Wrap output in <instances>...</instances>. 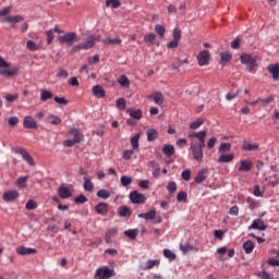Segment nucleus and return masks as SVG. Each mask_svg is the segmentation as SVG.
I'll use <instances>...</instances> for the list:
<instances>
[{
    "label": "nucleus",
    "instance_id": "obj_3",
    "mask_svg": "<svg viewBox=\"0 0 279 279\" xmlns=\"http://www.w3.org/2000/svg\"><path fill=\"white\" fill-rule=\"evenodd\" d=\"M68 137L70 140H65L63 142L64 147H73V145H77V143H82V141H84V134H82L80 129H71L68 132Z\"/></svg>",
    "mask_w": 279,
    "mask_h": 279
},
{
    "label": "nucleus",
    "instance_id": "obj_8",
    "mask_svg": "<svg viewBox=\"0 0 279 279\" xmlns=\"http://www.w3.org/2000/svg\"><path fill=\"white\" fill-rule=\"evenodd\" d=\"M23 126L26 130H38V122H36V119L32 116H25Z\"/></svg>",
    "mask_w": 279,
    "mask_h": 279
},
{
    "label": "nucleus",
    "instance_id": "obj_38",
    "mask_svg": "<svg viewBox=\"0 0 279 279\" xmlns=\"http://www.w3.org/2000/svg\"><path fill=\"white\" fill-rule=\"evenodd\" d=\"M107 8H113L117 10L118 8H121V0H106Z\"/></svg>",
    "mask_w": 279,
    "mask_h": 279
},
{
    "label": "nucleus",
    "instance_id": "obj_24",
    "mask_svg": "<svg viewBox=\"0 0 279 279\" xmlns=\"http://www.w3.org/2000/svg\"><path fill=\"white\" fill-rule=\"evenodd\" d=\"M234 160V155L233 154H223L221 153L220 157L218 158V162L223 163V162H232Z\"/></svg>",
    "mask_w": 279,
    "mask_h": 279
},
{
    "label": "nucleus",
    "instance_id": "obj_21",
    "mask_svg": "<svg viewBox=\"0 0 279 279\" xmlns=\"http://www.w3.org/2000/svg\"><path fill=\"white\" fill-rule=\"evenodd\" d=\"M268 71L272 75V80H279V64H270L268 65Z\"/></svg>",
    "mask_w": 279,
    "mask_h": 279
},
{
    "label": "nucleus",
    "instance_id": "obj_6",
    "mask_svg": "<svg viewBox=\"0 0 279 279\" xmlns=\"http://www.w3.org/2000/svg\"><path fill=\"white\" fill-rule=\"evenodd\" d=\"M15 154H20V156H22L23 160H25L27 165H31V167H34V158L32 157V155H29V153L25 148L23 147L15 148Z\"/></svg>",
    "mask_w": 279,
    "mask_h": 279
},
{
    "label": "nucleus",
    "instance_id": "obj_63",
    "mask_svg": "<svg viewBox=\"0 0 279 279\" xmlns=\"http://www.w3.org/2000/svg\"><path fill=\"white\" fill-rule=\"evenodd\" d=\"M8 123L11 128H14V125H19V119L16 117H11L9 118Z\"/></svg>",
    "mask_w": 279,
    "mask_h": 279
},
{
    "label": "nucleus",
    "instance_id": "obj_26",
    "mask_svg": "<svg viewBox=\"0 0 279 279\" xmlns=\"http://www.w3.org/2000/svg\"><path fill=\"white\" fill-rule=\"evenodd\" d=\"M95 210L97 215H106L108 213V204L106 203H99L96 207Z\"/></svg>",
    "mask_w": 279,
    "mask_h": 279
},
{
    "label": "nucleus",
    "instance_id": "obj_46",
    "mask_svg": "<svg viewBox=\"0 0 279 279\" xmlns=\"http://www.w3.org/2000/svg\"><path fill=\"white\" fill-rule=\"evenodd\" d=\"M46 34L47 36H53L54 34L60 35V34H64V31H62L60 26L57 25L54 28L47 31Z\"/></svg>",
    "mask_w": 279,
    "mask_h": 279
},
{
    "label": "nucleus",
    "instance_id": "obj_39",
    "mask_svg": "<svg viewBox=\"0 0 279 279\" xmlns=\"http://www.w3.org/2000/svg\"><path fill=\"white\" fill-rule=\"evenodd\" d=\"M29 180V177H21L16 180V185L20 189H25L27 186V181Z\"/></svg>",
    "mask_w": 279,
    "mask_h": 279
},
{
    "label": "nucleus",
    "instance_id": "obj_48",
    "mask_svg": "<svg viewBox=\"0 0 279 279\" xmlns=\"http://www.w3.org/2000/svg\"><path fill=\"white\" fill-rule=\"evenodd\" d=\"M116 106L119 110H125L126 108V102H125V98H119L117 101H116Z\"/></svg>",
    "mask_w": 279,
    "mask_h": 279
},
{
    "label": "nucleus",
    "instance_id": "obj_22",
    "mask_svg": "<svg viewBox=\"0 0 279 279\" xmlns=\"http://www.w3.org/2000/svg\"><path fill=\"white\" fill-rule=\"evenodd\" d=\"M206 173H208L207 169H202L196 177L194 178V182L196 184H202L206 180Z\"/></svg>",
    "mask_w": 279,
    "mask_h": 279
},
{
    "label": "nucleus",
    "instance_id": "obj_51",
    "mask_svg": "<svg viewBox=\"0 0 279 279\" xmlns=\"http://www.w3.org/2000/svg\"><path fill=\"white\" fill-rule=\"evenodd\" d=\"M132 156H134V150H132V149H126L122 154V158L124 160H132Z\"/></svg>",
    "mask_w": 279,
    "mask_h": 279
},
{
    "label": "nucleus",
    "instance_id": "obj_40",
    "mask_svg": "<svg viewBox=\"0 0 279 279\" xmlns=\"http://www.w3.org/2000/svg\"><path fill=\"white\" fill-rule=\"evenodd\" d=\"M52 98H53V93H51L47 89H41L40 99L43 101H47V99H52Z\"/></svg>",
    "mask_w": 279,
    "mask_h": 279
},
{
    "label": "nucleus",
    "instance_id": "obj_64",
    "mask_svg": "<svg viewBox=\"0 0 279 279\" xmlns=\"http://www.w3.org/2000/svg\"><path fill=\"white\" fill-rule=\"evenodd\" d=\"M186 197H187L186 192L181 191V192H179L177 199H178V202H186Z\"/></svg>",
    "mask_w": 279,
    "mask_h": 279
},
{
    "label": "nucleus",
    "instance_id": "obj_30",
    "mask_svg": "<svg viewBox=\"0 0 279 279\" xmlns=\"http://www.w3.org/2000/svg\"><path fill=\"white\" fill-rule=\"evenodd\" d=\"M117 82L120 84V86H122V88H128L130 86V78H128L125 75L119 76Z\"/></svg>",
    "mask_w": 279,
    "mask_h": 279
},
{
    "label": "nucleus",
    "instance_id": "obj_17",
    "mask_svg": "<svg viewBox=\"0 0 279 279\" xmlns=\"http://www.w3.org/2000/svg\"><path fill=\"white\" fill-rule=\"evenodd\" d=\"M84 190L87 191V193H93L95 191V183H93V179L90 177H84Z\"/></svg>",
    "mask_w": 279,
    "mask_h": 279
},
{
    "label": "nucleus",
    "instance_id": "obj_52",
    "mask_svg": "<svg viewBox=\"0 0 279 279\" xmlns=\"http://www.w3.org/2000/svg\"><path fill=\"white\" fill-rule=\"evenodd\" d=\"M59 40L60 43H69L70 45H73L75 36H61Z\"/></svg>",
    "mask_w": 279,
    "mask_h": 279
},
{
    "label": "nucleus",
    "instance_id": "obj_15",
    "mask_svg": "<svg viewBox=\"0 0 279 279\" xmlns=\"http://www.w3.org/2000/svg\"><path fill=\"white\" fill-rule=\"evenodd\" d=\"M248 230H267V225H265V221L263 219H255L252 225L248 227Z\"/></svg>",
    "mask_w": 279,
    "mask_h": 279
},
{
    "label": "nucleus",
    "instance_id": "obj_44",
    "mask_svg": "<svg viewBox=\"0 0 279 279\" xmlns=\"http://www.w3.org/2000/svg\"><path fill=\"white\" fill-rule=\"evenodd\" d=\"M26 47H27L28 51H38V49H40V45H38L32 40H28L26 43Z\"/></svg>",
    "mask_w": 279,
    "mask_h": 279
},
{
    "label": "nucleus",
    "instance_id": "obj_28",
    "mask_svg": "<svg viewBox=\"0 0 279 279\" xmlns=\"http://www.w3.org/2000/svg\"><path fill=\"white\" fill-rule=\"evenodd\" d=\"M220 60H221V64H228V62H230V60H232V52H230V51L221 52Z\"/></svg>",
    "mask_w": 279,
    "mask_h": 279
},
{
    "label": "nucleus",
    "instance_id": "obj_35",
    "mask_svg": "<svg viewBox=\"0 0 279 279\" xmlns=\"http://www.w3.org/2000/svg\"><path fill=\"white\" fill-rule=\"evenodd\" d=\"M47 121L51 125H60V123H62V119L58 116H48Z\"/></svg>",
    "mask_w": 279,
    "mask_h": 279
},
{
    "label": "nucleus",
    "instance_id": "obj_1",
    "mask_svg": "<svg viewBox=\"0 0 279 279\" xmlns=\"http://www.w3.org/2000/svg\"><path fill=\"white\" fill-rule=\"evenodd\" d=\"M208 136V131H190L187 133V138H196L192 140L190 143V149L192 151L194 160L196 162H203L204 161V147H206V137Z\"/></svg>",
    "mask_w": 279,
    "mask_h": 279
},
{
    "label": "nucleus",
    "instance_id": "obj_13",
    "mask_svg": "<svg viewBox=\"0 0 279 279\" xmlns=\"http://www.w3.org/2000/svg\"><path fill=\"white\" fill-rule=\"evenodd\" d=\"M254 168V163L251 160H241L238 171L241 173H247L251 169Z\"/></svg>",
    "mask_w": 279,
    "mask_h": 279
},
{
    "label": "nucleus",
    "instance_id": "obj_37",
    "mask_svg": "<svg viewBox=\"0 0 279 279\" xmlns=\"http://www.w3.org/2000/svg\"><path fill=\"white\" fill-rule=\"evenodd\" d=\"M232 149V144L230 143H222L218 148L219 154H226V151H230Z\"/></svg>",
    "mask_w": 279,
    "mask_h": 279
},
{
    "label": "nucleus",
    "instance_id": "obj_4",
    "mask_svg": "<svg viewBox=\"0 0 279 279\" xmlns=\"http://www.w3.org/2000/svg\"><path fill=\"white\" fill-rule=\"evenodd\" d=\"M114 269H110L108 266H102L96 269L95 278L97 279H110L114 278Z\"/></svg>",
    "mask_w": 279,
    "mask_h": 279
},
{
    "label": "nucleus",
    "instance_id": "obj_18",
    "mask_svg": "<svg viewBox=\"0 0 279 279\" xmlns=\"http://www.w3.org/2000/svg\"><path fill=\"white\" fill-rule=\"evenodd\" d=\"M71 195H73L71 193V190L64 185H61L59 187V196L61 197V199H69V197H71Z\"/></svg>",
    "mask_w": 279,
    "mask_h": 279
},
{
    "label": "nucleus",
    "instance_id": "obj_20",
    "mask_svg": "<svg viewBox=\"0 0 279 279\" xmlns=\"http://www.w3.org/2000/svg\"><path fill=\"white\" fill-rule=\"evenodd\" d=\"M259 147L260 145H258L257 143L252 144L245 141L243 143L242 149H244V151H256Z\"/></svg>",
    "mask_w": 279,
    "mask_h": 279
},
{
    "label": "nucleus",
    "instance_id": "obj_14",
    "mask_svg": "<svg viewBox=\"0 0 279 279\" xmlns=\"http://www.w3.org/2000/svg\"><path fill=\"white\" fill-rule=\"evenodd\" d=\"M148 99H153L157 106H162V104H165V95L160 92H154L148 96Z\"/></svg>",
    "mask_w": 279,
    "mask_h": 279
},
{
    "label": "nucleus",
    "instance_id": "obj_42",
    "mask_svg": "<svg viewBox=\"0 0 279 279\" xmlns=\"http://www.w3.org/2000/svg\"><path fill=\"white\" fill-rule=\"evenodd\" d=\"M141 140V133H136L132 138H131V145L133 149H138V141Z\"/></svg>",
    "mask_w": 279,
    "mask_h": 279
},
{
    "label": "nucleus",
    "instance_id": "obj_19",
    "mask_svg": "<svg viewBox=\"0 0 279 279\" xmlns=\"http://www.w3.org/2000/svg\"><path fill=\"white\" fill-rule=\"evenodd\" d=\"M119 217H132V209L125 205L118 208Z\"/></svg>",
    "mask_w": 279,
    "mask_h": 279
},
{
    "label": "nucleus",
    "instance_id": "obj_45",
    "mask_svg": "<svg viewBox=\"0 0 279 279\" xmlns=\"http://www.w3.org/2000/svg\"><path fill=\"white\" fill-rule=\"evenodd\" d=\"M105 45H121V39L119 37H109L104 40Z\"/></svg>",
    "mask_w": 279,
    "mask_h": 279
},
{
    "label": "nucleus",
    "instance_id": "obj_53",
    "mask_svg": "<svg viewBox=\"0 0 279 279\" xmlns=\"http://www.w3.org/2000/svg\"><path fill=\"white\" fill-rule=\"evenodd\" d=\"M180 43V36H175L174 39L168 43V49H175L178 48V44Z\"/></svg>",
    "mask_w": 279,
    "mask_h": 279
},
{
    "label": "nucleus",
    "instance_id": "obj_36",
    "mask_svg": "<svg viewBox=\"0 0 279 279\" xmlns=\"http://www.w3.org/2000/svg\"><path fill=\"white\" fill-rule=\"evenodd\" d=\"M154 217H156V210H150L148 213L138 215L140 219H146L147 221L154 219Z\"/></svg>",
    "mask_w": 279,
    "mask_h": 279
},
{
    "label": "nucleus",
    "instance_id": "obj_62",
    "mask_svg": "<svg viewBox=\"0 0 279 279\" xmlns=\"http://www.w3.org/2000/svg\"><path fill=\"white\" fill-rule=\"evenodd\" d=\"M87 62H88V64H97L99 62L98 54H95L94 57H88Z\"/></svg>",
    "mask_w": 279,
    "mask_h": 279
},
{
    "label": "nucleus",
    "instance_id": "obj_43",
    "mask_svg": "<svg viewBox=\"0 0 279 279\" xmlns=\"http://www.w3.org/2000/svg\"><path fill=\"white\" fill-rule=\"evenodd\" d=\"M97 197L100 199H108L110 197V192L106 189L99 190L97 192Z\"/></svg>",
    "mask_w": 279,
    "mask_h": 279
},
{
    "label": "nucleus",
    "instance_id": "obj_41",
    "mask_svg": "<svg viewBox=\"0 0 279 279\" xmlns=\"http://www.w3.org/2000/svg\"><path fill=\"white\" fill-rule=\"evenodd\" d=\"M204 125V119H198L190 123V130H199Z\"/></svg>",
    "mask_w": 279,
    "mask_h": 279
},
{
    "label": "nucleus",
    "instance_id": "obj_27",
    "mask_svg": "<svg viewBox=\"0 0 279 279\" xmlns=\"http://www.w3.org/2000/svg\"><path fill=\"white\" fill-rule=\"evenodd\" d=\"M146 135H147V141L148 142L156 141V138H158V130H156V129H148L146 131Z\"/></svg>",
    "mask_w": 279,
    "mask_h": 279
},
{
    "label": "nucleus",
    "instance_id": "obj_29",
    "mask_svg": "<svg viewBox=\"0 0 279 279\" xmlns=\"http://www.w3.org/2000/svg\"><path fill=\"white\" fill-rule=\"evenodd\" d=\"M162 153L165 154V156L171 157L175 154V148L173 147V145L167 144L163 146Z\"/></svg>",
    "mask_w": 279,
    "mask_h": 279
},
{
    "label": "nucleus",
    "instance_id": "obj_25",
    "mask_svg": "<svg viewBox=\"0 0 279 279\" xmlns=\"http://www.w3.org/2000/svg\"><path fill=\"white\" fill-rule=\"evenodd\" d=\"M118 229L117 228H111L106 232V243H112V239L113 236H117L118 233Z\"/></svg>",
    "mask_w": 279,
    "mask_h": 279
},
{
    "label": "nucleus",
    "instance_id": "obj_10",
    "mask_svg": "<svg viewBox=\"0 0 279 279\" xmlns=\"http://www.w3.org/2000/svg\"><path fill=\"white\" fill-rule=\"evenodd\" d=\"M23 15H8L1 19V23H10L16 25V23H23Z\"/></svg>",
    "mask_w": 279,
    "mask_h": 279
},
{
    "label": "nucleus",
    "instance_id": "obj_9",
    "mask_svg": "<svg viewBox=\"0 0 279 279\" xmlns=\"http://www.w3.org/2000/svg\"><path fill=\"white\" fill-rule=\"evenodd\" d=\"M198 65L199 66H206L210 62V52L207 50H203L197 56Z\"/></svg>",
    "mask_w": 279,
    "mask_h": 279
},
{
    "label": "nucleus",
    "instance_id": "obj_32",
    "mask_svg": "<svg viewBox=\"0 0 279 279\" xmlns=\"http://www.w3.org/2000/svg\"><path fill=\"white\" fill-rule=\"evenodd\" d=\"M128 112L130 117H132V119H136L137 121L143 118V111H141V109H137V110L129 109Z\"/></svg>",
    "mask_w": 279,
    "mask_h": 279
},
{
    "label": "nucleus",
    "instance_id": "obj_33",
    "mask_svg": "<svg viewBox=\"0 0 279 279\" xmlns=\"http://www.w3.org/2000/svg\"><path fill=\"white\" fill-rule=\"evenodd\" d=\"M243 250L245 254H252L254 252V242L246 241L243 243Z\"/></svg>",
    "mask_w": 279,
    "mask_h": 279
},
{
    "label": "nucleus",
    "instance_id": "obj_54",
    "mask_svg": "<svg viewBox=\"0 0 279 279\" xmlns=\"http://www.w3.org/2000/svg\"><path fill=\"white\" fill-rule=\"evenodd\" d=\"M120 182L124 186H130V184H132V177L122 175Z\"/></svg>",
    "mask_w": 279,
    "mask_h": 279
},
{
    "label": "nucleus",
    "instance_id": "obj_57",
    "mask_svg": "<svg viewBox=\"0 0 279 279\" xmlns=\"http://www.w3.org/2000/svg\"><path fill=\"white\" fill-rule=\"evenodd\" d=\"M75 204H86L88 202V198L84 195L81 194L80 196L74 198Z\"/></svg>",
    "mask_w": 279,
    "mask_h": 279
},
{
    "label": "nucleus",
    "instance_id": "obj_5",
    "mask_svg": "<svg viewBox=\"0 0 279 279\" xmlns=\"http://www.w3.org/2000/svg\"><path fill=\"white\" fill-rule=\"evenodd\" d=\"M240 60L242 64L246 65V69L250 71V73H252L256 66H258V64H256V58L252 57V54L242 53Z\"/></svg>",
    "mask_w": 279,
    "mask_h": 279
},
{
    "label": "nucleus",
    "instance_id": "obj_61",
    "mask_svg": "<svg viewBox=\"0 0 279 279\" xmlns=\"http://www.w3.org/2000/svg\"><path fill=\"white\" fill-rule=\"evenodd\" d=\"M155 31L159 36H165V32H166L165 26L158 24L155 26Z\"/></svg>",
    "mask_w": 279,
    "mask_h": 279
},
{
    "label": "nucleus",
    "instance_id": "obj_11",
    "mask_svg": "<svg viewBox=\"0 0 279 279\" xmlns=\"http://www.w3.org/2000/svg\"><path fill=\"white\" fill-rule=\"evenodd\" d=\"M16 254L20 256H29L32 254H38V251L36 248H29L25 247L23 245L16 247Z\"/></svg>",
    "mask_w": 279,
    "mask_h": 279
},
{
    "label": "nucleus",
    "instance_id": "obj_12",
    "mask_svg": "<svg viewBox=\"0 0 279 279\" xmlns=\"http://www.w3.org/2000/svg\"><path fill=\"white\" fill-rule=\"evenodd\" d=\"M19 197V192L16 190H10L3 193L2 198L7 204L14 202Z\"/></svg>",
    "mask_w": 279,
    "mask_h": 279
},
{
    "label": "nucleus",
    "instance_id": "obj_58",
    "mask_svg": "<svg viewBox=\"0 0 279 279\" xmlns=\"http://www.w3.org/2000/svg\"><path fill=\"white\" fill-rule=\"evenodd\" d=\"M4 99H7V101L12 104V101H16V99H19V94H7L4 96Z\"/></svg>",
    "mask_w": 279,
    "mask_h": 279
},
{
    "label": "nucleus",
    "instance_id": "obj_49",
    "mask_svg": "<svg viewBox=\"0 0 279 279\" xmlns=\"http://www.w3.org/2000/svg\"><path fill=\"white\" fill-rule=\"evenodd\" d=\"M241 93L240 89H238L236 92H229L227 95H226V99L228 101H232L233 99H236L238 95Z\"/></svg>",
    "mask_w": 279,
    "mask_h": 279
},
{
    "label": "nucleus",
    "instance_id": "obj_55",
    "mask_svg": "<svg viewBox=\"0 0 279 279\" xmlns=\"http://www.w3.org/2000/svg\"><path fill=\"white\" fill-rule=\"evenodd\" d=\"M38 208V204L35 201L31 199L26 203V210H36Z\"/></svg>",
    "mask_w": 279,
    "mask_h": 279
},
{
    "label": "nucleus",
    "instance_id": "obj_47",
    "mask_svg": "<svg viewBox=\"0 0 279 279\" xmlns=\"http://www.w3.org/2000/svg\"><path fill=\"white\" fill-rule=\"evenodd\" d=\"M180 250L181 252H183V254H186L189 252H193V250H195V247H193V245L185 243V244H180Z\"/></svg>",
    "mask_w": 279,
    "mask_h": 279
},
{
    "label": "nucleus",
    "instance_id": "obj_34",
    "mask_svg": "<svg viewBox=\"0 0 279 279\" xmlns=\"http://www.w3.org/2000/svg\"><path fill=\"white\" fill-rule=\"evenodd\" d=\"M124 235L129 236V239H131V241L136 240V236H138V229H130L124 231Z\"/></svg>",
    "mask_w": 279,
    "mask_h": 279
},
{
    "label": "nucleus",
    "instance_id": "obj_31",
    "mask_svg": "<svg viewBox=\"0 0 279 279\" xmlns=\"http://www.w3.org/2000/svg\"><path fill=\"white\" fill-rule=\"evenodd\" d=\"M93 47H95V39L93 38L78 45V49H93Z\"/></svg>",
    "mask_w": 279,
    "mask_h": 279
},
{
    "label": "nucleus",
    "instance_id": "obj_56",
    "mask_svg": "<svg viewBox=\"0 0 279 279\" xmlns=\"http://www.w3.org/2000/svg\"><path fill=\"white\" fill-rule=\"evenodd\" d=\"M53 100L56 101V104H60L61 106H69V100H66V98L64 97L56 96Z\"/></svg>",
    "mask_w": 279,
    "mask_h": 279
},
{
    "label": "nucleus",
    "instance_id": "obj_16",
    "mask_svg": "<svg viewBox=\"0 0 279 279\" xmlns=\"http://www.w3.org/2000/svg\"><path fill=\"white\" fill-rule=\"evenodd\" d=\"M92 93L95 97H98V99H104L106 97V89L101 85H95L92 88Z\"/></svg>",
    "mask_w": 279,
    "mask_h": 279
},
{
    "label": "nucleus",
    "instance_id": "obj_2",
    "mask_svg": "<svg viewBox=\"0 0 279 279\" xmlns=\"http://www.w3.org/2000/svg\"><path fill=\"white\" fill-rule=\"evenodd\" d=\"M20 70L21 68L19 66H13L10 69V63L0 57V75H2V77H16Z\"/></svg>",
    "mask_w": 279,
    "mask_h": 279
},
{
    "label": "nucleus",
    "instance_id": "obj_23",
    "mask_svg": "<svg viewBox=\"0 0 279 279\" xmlns=\"http://www.w3.org/2000/svg\"><path fill=\"white\" fill-rule=\"evenodd\" d=\"M160 265V260L158 259H149L146 262L145 266L142 268L144 271H147L149 269H154V267H158Z\"/></svg>",
    "mask_w": 279,
    "mask_h": 279
},
{
    "label": "nucleus",
    "instance_id": "obj_7",
    "mask_svg": "<svg viewBox=\"0 0 279 279\" xmlns=\"http://www.w3.org/2000/svg\"><path fill=\"white\" fill-rule=\"evenodd\" d=\"M130 201L132 202V204H144L145 202H147V197L145 196V194L138 193V191H133L130 193Z\"/></svg>",
    "mask_w": 279,
    "mask_h": 279
},
{
    "label": "nucleus",
    "instance_id": "obj_59",
    "mask_svg": "<svg viewBox=\"0 0 279 279\" xmlns=\"http://www.w3.org/2000/svg\"><path fill=\"white\" fill-rule=\"evenodd\" d=\"M167 190L169 193H173L174 191H178V184H175L174 181H170L167 185Z\"/></svg>",
    "mask_w": 279,
    "mask_h": 279
},
{
    "label": "nucleus",
    "instance_id": "obj_60",
    "mask_svg": "<svg viewBox=\"0 0 279 279\" xmlns=\"http://www.w3.org/2000/svg\"><path fill=\"white\" fill-rule=\"evenodd\" d=\"M57 77H62L63 80H66V77H69V72L64 69H60L57 72Z\"/></svg>",
    "mask_w": 279,
    "mask_h": 279
},
{
    "label": "nucleus",
    "instance_id": "obj_50",
    "mask_svg": "<svg viewBox=\"0 0 279 279\" xmlns=\"http://www.w3.org/2000/svg\"><path fill=\"white\" fill-rule=\"evenodd\" d=\"M163 256L169 258V260H175V253H172L169 248L163 250Z\"/></svg>",
    "mask_w": 279,
    "mask_h": 279
}]
</instances>
